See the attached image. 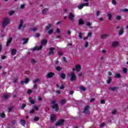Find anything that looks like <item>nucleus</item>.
<instances>
[{"label": "nucleus", "instance_id": "obj_1", "mask_svg": "<svg viewBox=\"0 0 128 128\" xmlns=\"http://www.w3.org/2000/svg\"><path fill=\"white\" fill-rule=\"evenodd\" d=\"M50 104H52V108L56 112H58L60 110V106H58V104L56 103V100H50Z\"/></svg>", "mask_w": 128, "mask_h": 128}, {"label": "nucleus", "instance_id": "obj_2", "mask_svg": "<svg viewBox=\"0 0 128 128\" xmlns=\"http://www.w3.org/2000/svg\"><path fill=\"white\" fill-rule=\"evenodd\" d=\"M48 44V40H44L41 42L42 46H40L39 47L38 46H35L32 49V50L34 52L35 50H40L42 49V46H44Z\"/></svg>", "mask_w": 128, "mask_h": 128}, {"label": "nucleus", "instance_id": "obj_3", "mask_svg": "<svg viewBox=\"0 0 128 128\" xmlns=\"http://www.w3.org/2000/svg\"><path fill=\"white\" fill-rule=\"evenodd\" d=\"M10 18H4L2 22V26L4 28H6V26L10 24Z\"/></svg>", "mask_w": 128, "mask_h": 128}, {"label": "nucleus", "instance_id": "obj_4", "mask_svg": "<svg viewBox=\"0 0 128 128\" xmlns=\"http://www.w3.org/2000/svg\"><path fill=\"white\" fill-rule=\"evenodd\" d=\"M64 119H60L56 122V126H64Z\"/></svg>", "mask_w": 128, "mask_h": 128}, {"label": "nucleus", "instance_id": "obj_5", "mask_svg": "<svg viewBox=\"0 0 128 128\" xmlns=\"http://www.w3.org/2000/svg\"><path fill=\"white\" fill-rule=\"evenodd\" d=\"M70 76H71L70 78V82H74L76 80V76L74 72H71Z\"/></svg>", "mask_w": 128, "mask_h": 128}, {"label": "nucleus", "instance_id": "obj_6", "mask_svg": "<svg viewBox=\"0 0 128 128\" xmlns=\"http://www.w3.org/2000/svg\"><path fill=\"white\" fill-rule=\"evenodd\" d=\"M68 18H70V20L72 22H74V14H72V12H70Z\"/></svg>", "mask_w": 128, "mask_h": 128}, {"label": "nucleus", "instance_id": "obj_7", "mask_svg": "<svg viewBox=\"0 0 128 128\" xmlns=\"http://www.w3.org/2000/svg\"><path fill=\"white\" fill-rule=\"evenodd\" d=\"M56 116L54 114H52L50 118V122L52 123L56 122Z\"/></svg>", "mask_w": 128, "mask_h": 128}, {"label": "nucleus", "instance_id": "obj_8", "mask_svg": "<svg viewBox=\"0 0 128 128\" xmlns=\"http://www.w3.org/2000/svg\"><path fill=\"white\" fill-rule=\"evenodd\" d=\"M24 24V20H20V24L19 25V26L18 27V30H22V28H26V25H22Z\"/></svg>", "mask_w": 128, "mask_h": 128}, {"label": "nucleus", "instance_id": "obj_9", "mask_svg": "<svg viewBox=\"0 0 128 128\" xmlns=\"http://www.w3.org/2000/svg\"><path fill=\"white\" fill-rule=\"evenodd\" d=\"M56 50V48L54 47L50 48V52L48 54V56H52V54H54V50Z\"/></svg>", "mask_w": 128, "mask_h": 128}, {"label": "nucleus", "instance_id": "obj_10", "mask_svg": "<svg viewBox=\"0 0 128 128\" xmlns=\"http://www.w3.org/2000/svg\"><path fill=\"white\" fill-rule=\"evenodd\" d=\"M54 76V73L52 72H50L48 73L46 76V78H52Z\"/></svg>", "mask_w": 128, "mask_h": 128}, {"label": "nucleus", "instance_id": "obj_11", "mask_svg": "<svg viewBox=\"0 0 128 128\" xmlns=\"http://www.w3.org/2000/svg\"><path fill=\"white\" fill-rule=\"evenodd\" d=\"M86 112H88V114H90V106H86L84 108V113L86 114Z\"/></svg>", "mask_w": 128, "mask_h": 128}, {"label": "nucleus", "instance_id": "obj_12", "mask_svg": "<svg viewBox=\"0 0 128 128\" xmlns=\"http://www.w3.org/2000/svg\"><path fill=\"white\" fill-rule=\"evenodd\" d=\"M78 26H83V24H84V21L83 18H80L78 20Z\"/></svg>", "mask_w": 128, "mask_h": 128}, {"label": "nucleus", "instance_id": "obj_13", "mask_svg": "<svg viewBox=\"0 0 128 128\" xmlns=\"http://www.w3.org/2000/svg\"><path fill=\"white\" fill-rule=\"evenodd\" d=\"M12 38H10L8 40L6 43V46H8L10 44L12 43Z\"/></svg>", "mask_w": 128, "mask_h": 128}, {"label": "nucleus", "instance_id": "obj_14", "mask_svg": "<svg viewBox=\"0 0 128 128\" xmlns=\"http://www.w3.org/2000/svg\"><path fill=\"white\" fill-rule=\"evenodd\" d=\"M30 82V79L26 78L24 80L21 81V84H28Z\"/></svg>", "mask_w": 128, "mask_h": 128}, {"label": "nucleus", "instance_id": "obj_15", "mask_svg": "<svg viewBox=\"0 0 128 128\" xmlns=\"http://www.w3.org/2000/svg\"><path fill=\"white\" fill-rule=\"evenodd\" d=\"M29 102L31 104H36V102L34 100H32V97L29 98Z\"/></svg>", "mask_w": 128, "mask_h": 128}, {"label": "nucleus", "instance_id": "obj_16", "mask_svg": "<svg viewBox=\"0 0 128 128\" xmlns=\"http://www.w3.org/2000/svg\"><path fill=\"white\" fill-rule=\"evenodd\" d=\"M60 77L62 79V80H66V74L64 73H61L60 74Z\"/></svg>", "mask_w": 128, "mask_h": 128}, {"label": "nucleus", "instance_id": "obj_17", "mask_svg": "<svg viewBox=\"0 0 128 128\" xmlns=\"http://www.w3.org/2000/svg\"><path fill=\"white\" fill-rule=\"evenodd\" d=\"M48 12V8H45L42 10V14H46V12Z\"/></svg>", "mask_w": 128, "mask_h": 128}, {"label": "nucleus", "instance_id": "obj_18", "mask_svg": "<svg viewBox=\"0 0 128 128\" xmlns=\"http://www.w3.org/2000/svg\"><path fill=\"white\" fill-rule=\"evenodd\" d=\"M108 38V35L107 34H104L101 35V38H102L104 40Z\"/></svg>", "mask_w": 128, "mask_h": 128}, {"label": "nucleus", "instance_id": "obj_19", "mask_svg": "<svg viewBox=\"0 0 128 128\" xmlns=\"http://www.w3.org/2000/svg\"><path fill=\"white\" fill-rule=\"evenodd\" d=\"M16 50L12 49L11 54L12 56H16Z\"/></svg>", "mask_w": 128, "mask_h": 128}, {"label": "nucleus", "instance_id": "obj_20", "mask_svg": "<svg viewBox=\"0 0 128 128\" xmlns=\"http://www.w3.org/2000/svg\"><path fill=\"white\" fill-rule=\"evenodd\" d=\"M76 70L77 72H80V70H82V68H80V66L78 64L76 66Z\"/></svg>", "mask_w": 128, "mask_h": 128}, {"label": "nucleus", "instance_id": "obj_21", "mask_svg": "<svg viewBox=\"0 0 128 128\" xmlns=\"http://www.w3.org/2000/svg\"><path fill=\"white\" fill-rule=\"evenodd\" d=\"M106 82L108 84H110L112 82V78L108 76Z\"/></svg>", "mask_w": 128, "mask_h": 128}, {"label": "nucleus", "instance_id": "obj_22", "mask_svg": "<svg viewBox=\"0 0 128 128\" xmlns=\"http://www.w3.org/2000/svg\"><path fill=\"white\" fill-rule=\"evenodd\" d=\"M118 46V42H114L112 44V48H116V46Z\"/></svg>", "mask_w": 128, "mask_h": 128}, {"label": "nucleus", "instance_id": "obj_23", "mask_svg": "<svg viewBox=\"0 0 128 128\" xmlns=\"http://www.w3.org/2000/svg\"><path fill=\"white\" fill-rule=\"evenodd\" d=\"M24 40L22 44H28V38H24L22 39Z\"/></svg>", "mask_w": 128, "mask_h": 128}, {"label": "nucleus", "instance_id": "obj_24", "mask_svg": "<svg viewBox=\"0 0 128 128\" xmlns=\"http://www.w3.org/2000/svg\"><path fill=\"white\" fill-rule=\"evenodd\" d=\"M50 28H52L51 24H48V26H46L45 30H50Z\"/></svg>", "mask_w": 128, "mask_h": 128}, {"label": "nucleus", "instance_id": "obj_25", "mask_svg": "<svg viewBox=\"0 0 128 128\" xmlns=\"http://www.w3.org/2000/svg\"><path fill=\"white\" fill-rule=\"evenodd\" d=\"M20 124L22 126H23L26 124V120H22L20 121Z\"/></svg>", "mask_w": 128, "mask_h": 128}, {"label": "nucleus", "instance_id": "obj_26", "mask_svg": "<svg viewBox=\"0 0 128 128\" xmlns=\"http://www.w3.org/2000/svg\"><path fill=\"white\" fill-rule=\"evenodd\" d=\"M124 28H122L119 31V32H118V34L119 36H122V34H124Z\"/></svg>", "mask_w": 128, "mask_h": 128}, {"label": "nucleus", "instance_id": "obj_27", "mask_svg": "<svg viewBox=\"0 0 128 128\" xmlns=\"http://www.w3.org/2000/svg\"><path fill=\"white\" fill-rule=\"evenodd\" d=\"M66 104V100L64 99L61 100L60 104L64 106V104Z\"/></svg>", "mask_w": 128, "mask_h": 128}, {"label": "nucleus", "instance_id": "obj_28", "mask_svg": "<svg viewBox=\"0 0 128 128\" xmlns=\"http://www.w3.org/2000/svg\"><path fill=\"white\" fill-rule=\"evenodd\" d=\"M115 78H122V76L120 75V74L116 73L115 74Z\"/></svg>", "mask_w": 128, "mask_h": 128}, {"label": "nucleus", "instance_id": "obj_29", "mask_svg": "<svg viewBox=\"0 0 128 128\" xmlns=\"http://www.w3.org/2000/svg\"><path fill=\"white\" fill-rule=\"evenodd\" d=\"M108 19L109 20H112V14L110 12L108 13Z\"/></svg>", "mask_w": 128, "mask_h": 128}, {"label": "nucleus", "instance_id": "obj_30", "mask_svg": "<svg viewBox=\"0 0 128 128\" xmlns=\"http://www.w3.org/2000/svg\"><path fill=\"white\" fill-rule=\"evenodd\" d=\"M30 32H36V30H38V28H30Z\"/></svg>", "mask_w": 128, "mask_h": 128}, {"label": "nucleus", "instance_id": "obj_31", "mask_svg": "<svg viewBox=\"0 0 128 128\" xmlns=\"http://www.w3.org/2000/svg\"><path fill=\"white\" fill-rule=\"evenodd\" d=\"M40 80L38 78L35 79L34 80H32V82L34 84H36L38 82H40Z\"/></svg>", "mask_w": 128, "mask_h": 128}, {"label": "nucleus", "instance_id": "obj_32", "mask_svg": "<svg viewBox=\"0 0 128 128\" xmlns=\"http://www.w3.org/2000/svg\"><path fill=\"white\" fill-rule=\"evenodd\" d=\"M54 32V30L52 29H50L48 32V34H52Z\"/></svg>", "mask_w": 128, "mask_h": 128}, {"label": "nucleus", "instance_id": "obj_33", "mask_svg": "<svg viewBox=\"0 0 128 128\" xmlns=\"http://www.w3.org/2000/svg\"><path fill=\"white\" fill-rule=\"evenodd\" d=\"M0 116L2 118H6V114L4 113H1V114H0Z\"/></svg>", "mask_w": 128, "mask_h": 128}, {"label": "nucleus", "instance_id": "obj_34", "mask_svg": "<svg viewBox=\"0 0 128 128\" xmlns=\"http://www.w3.org/2000/svg\"><path fill=\"white\" fill-rule=\"evenodd\" d=\"M84 4H80V6H78V8L79 10H82L84 8Z\"/></svg>", "mask_w": 128, "mask_h": 128}, {"label": "nucleus", "instance_id": "obj_35", "mask_svg": "<svg viewBox=\"0 0 128 128\" xmlns=\"http://www.w3.org/2000/svg\"><path fill=\"white\" fill-rule=\"evenodd\" d=\"M120 12H128V8L121 9L120 10Z\"/></svg>", "mask_w": 128, "mask_h": 128}, {"label": "nucleus", "instance_id": "obj_36", "mask_svg": "<svg viewBox=\"0 0 128 128\" xmlns=\"http://www.w3.org/2000/svg\"><path fill=\"white\" fill-rule=\"evenodd\" d=\"M62 67H60L59 66H56V70H58V72H60V70H62Z\"/></svg>", "mask_w": 128, "mask_h": 128}, {"label": "nucleus", "instance_id": "obj_37", "mask_svg": "<svg viewBox=\"0 0 128 128\" xmlns=\"http://www.w3.org/2000/svg\"><path fill=\"white\" fill-rule=\"evenodd\" d=\"M116 88H118V87H112L109 88V90H112V92H114V90H115Z\"/></svg>", "mask_w": 128, "mask_h": 128}, {"label": "nucleus", "instance_id": "obj_38", "mask_svg": "<svg viewBox=\"0 0 128 128\" xmlns=\"http://www.w3.org/2000/svg\"><path fill=\"white\" fill-rule=\"evenodd\" d=\"M123 73L124 74H128V68H123Z\"/></svg>", "mask_w": 128, "mask_h": 128}, {"label": "nucleus", "instance_id": "obj_39", "mask_svg": "<svg viewBox=\"0 0 128 128\" xmlns=\"http://www.w3.org/2000/svg\"><path fill=\"white\" fill-rule=\"evenodd\" d=\"M112 4H114V6H116V0H112Z\"/></svg>", "mask_w": 128, "mask_h": 128}, {"label": "nucleus", "instance_id": "obj_40", "mask_svg": "<svg viewBox=\"0 0 128 128\" xmlns=\"http://www.w3.org/2000/svg\"><path fill=\"white\" fill-rule=\"evenodd\" d=\"M34 122H38V120H40V118L36 116L34 118Z\"/></svg>", "mask_w": 128, "mask_h": 128}, {"label": "nucleus", "instance_id": "obj_41", "mask_svg": "<svg viewBox=\"0 0 128 128\" xmlns=\"http://www.w3.org/2000/svg\"><path fill=\"white\" fill-rule=\"evenodd\" d=\"M116 20H122V16H116Z\"/></svg>", "mask_w": 128, "mask_h": 128}, {"label": "nucleus", "instance_id": "obj_42", "mask_svg": "<svg viewBox=\"0 0 128 128\" xmlns=\"http://www.w3.org/2000/svg\"><path fill=\"white\" fill-rule=\"evenodd\" d=\"M26 104H23L21 107L22 110H24V108H26Z\"/></svg>", "mask_w": 128, "mask_h": 128}, {"label": "nucleus", "instance_id": "obj_43", "mask_svg": "<svg viewBox=\"0 0 128 128\" xmlns=\"http://www.w3.org/2000/svg\"><path fill=\"white\" fill-rule=\"evenodd\" d=\"M25 7H26V4H23L20 6V8H21V10H24V8Z\"/></svg>", "mask_w": 128, "mask_h": 128}, {"label": "nucleus", "instance_id": "obj_44", "mask_svg": "<svg viewBox=\"0 0 128 128\" xmlns=\"http://www.w3.org/2000/svg\"><path fill=\"white\" fill-rule=\"evenodd\" d=\"M80 89H81L82 90H83L84 92L86 91V87H84V86H81L80 88Z\"/></svg>", "mask_w": 128, "mask_h": 128}, {"label": "nucleus", "instance_id": "obj_45", "mask_svg": "<svg viewBox=\"0 0 128 128\" xmlns=\"http://www.w3.org/2000/svg\"><path fill=\"white\" fill-rule=\"evenodd\" d=\"M14 14V11L11 10L9 14H10V16H12V14Z\"/></svg>", "mask_w": 128, "mask_h": 128}, {"label": "nucleus", "instance_id": "obj_46", "mask_svg": "<svg viewBox=\"0 0 128 128\" xmlns=\"http://www.w3.org/2000/svg\"><path fill=\"white\" fill-rule=\"evenodd\" d=\"M106 126V123L104 122H102L100 125V128H102L104 126Z\"/></svg>", "mask_w": 128, "mask_h": 128}, {"label": "nucleus", "instance_id": "obj_47", "mask_svg": "<svg viewBox=\"0 0 128 128\" xmlns=\"http://www.w3.org/2000/svg\"><path fill=\"white\" fill-rule=\"evenodd\" d=\"M82 4H83L84 6H88L90 4H88V2H86V3H84Z\"/></svg>", "mask_w": 128, "mask_h": 128}, {"label": "nucleus", "instance_id": "obj_48", "mask_svg": "<svg viewBox=\"0 0 128 128\" xmlns=\"http://www.w3.org/2000/svg\"><path fill=\"white\" fill-rule=\"evenodd\" d=\"M33 108H34V110H38V107L36 106H33Z\"/></svg>", "mask_w": 128, "mask_h": 128}, {"label": "nucleus", "instance_id": "obj_49", "mask_svg": "<svg viewBox=\"0 0 128 128\" xmlns=\"http://www.w3.org/2000/svg\"><path fill=\"white\" fill-rule=\"evenodd\" d=\"M86 26H92V24H90V22H87V23L86 24Z\"/></svg>", "mask_w": 128, "mask_h": 128}, {"label": "nucleus", "instance_id": "obj_50", "mask_svg": "<svg viewBox=\"0 0 128 128\" xmlns=\"http://www.w3.org/2000/svg\"><path fill=\"white\" fill-rule=\"evenodd\" d=\"M100 104H106V101L104 100H101Z\"/></svg>", "mask_w": 128, "mask_h": 128}, {"label": "nucleus", "instance_id": "obj_51", "mask_svg": "<svg viewBox=\"0 0 128 128\" xmlns=\"http://www.w3.org/2000/svg\"><path fill=\"white\" fill-rule=\"evenodd\" d=\"M112 114H116V110H114L112 112Z\"/></svg>", "mask_w": 128, "mask_h": 128}, {"label": "nucleus", "instance_id": "obj_52", "mask_svg": "<svg viewBox=\"0 0 128 128\" xmlns=\"http://www.w3.org/2000/svg\"><path fill=\"white\" fill-rule=\"evenodd\" d=\"M79 38H82V32H79L78 34Z\"/></svg>", "mask_w": 128, "mask_h": 128}, {"label": "nucleus", "instance_id": "obj_53", "mask_svg": "<svg viewBox=\"0 0 128 128\" xmlns=\"http://www.w3.org/2000/svg\"><path fill=\"white\" fill-rule=\"evenodd\" d=\"M85 48H88V42H85V46H84Z\"/></svg>", "mask_w": 128, "mask_h": 128}, {"label": "nucleus", "instance_id": "obj_54", "mask_svg": "<svg viewBox=\"0 0 128 128\" xmlns=\"http://www.w3.org/2000/svg\"><path fill=\"white\" fill-rule=\"evenodd\" d=\"M55 64H56V66H60V62L56 60L55 62Z\"/></svg>", "mask_w": 128, "mask_h": 128}, {"label": "nucleus", "instance_id": "obj_55", "mask_svg": "<svg viewBox=\"0 0 128 128\" xmlns=\"http://www.w3.org/2000/svg\"><path fill=\"white\" fill-rule=\"evenodd\" d=\"M56 32H57V34H60V29L57 28L56 30Z\"/></svg>", "mask_w": 128, "mask_h": 128}, {"label": "nucleus", "instance_id": "obj_56", "mask_svg": "<svg viewBox=\"0 0 128 128\" xmlns=\"http://www.w3.org/2000/svg\"><path fill=\"white\" fill-rule=\"evenodd\" d=\"M100 10L96 11V16H100Z\"/></svg>", "mask_w": 128, "mask_h": 128}, {"label": "nucleus", "instance_id": "obj_57", "mask_svg": "<svg viewBox=\"0 0 128 128\" xmlns=\"http://www.w3.org/2000/svg\"><path fill=\"white\" fill-rule=\"evenodd\" d=\"M12 107H10L8 108L9 112H12Z\"/></svg>", "mask_w": 128, "mask_h": 128}, {"label": "nucleus", "instance_id": "obj_58", "mask_svg": "<svg viewBox=\"0 0 128 128\" xmlns=\"http://www.w3.org/2000/svg\"><path fill=\"white\" fill-rule=\"evenodd\" d=\"M31 62L32 64H36V60L34 59H32L31 60Z\"/></svg>", "mask_w": 128, "mask_h": 128}, {"label": "nucleus", "instance_id": "obj_59", "mask_svg": "<svg viewBox=\"0 0 128 128\" xmlns=\"http://www.w3.org/2000/svg\"><path fill=\"white\" fill-rule=\"evenodd\" d=\"M64 86L63 84L60 87V90H64Z\"/></svg>", "mask_w": 128, "mask_h": 128}, {"label": "nucleus", "instance_id": "obj_60", "mask_svg": "<svg viewBox=\"0 0 128 128\" xmlns=\"http://www.w3.org/2000/svg\"><path fill=\"white\" fill-rule=\"evenodd\" d=\"M4 98H6V99L8 98V95L6 94L4 95Z\"/></svg>", "mask_w": 128, "mask_h": 128}, {"label": "nucleus", "instance_id": "obj_61", "mask_svg": "<svg viewBox=\"0 0 128 128\" xmlns=\"http://www.w3.org/2000/svg\"><path fill=\"white\" fill-rule=\"evenodd\" d=\"M34 110L32 109V110H30V114H34Z\"/></svg>", "mask_w": 128, "mask_h": 128}, {"label": "nucleus", "instance_id": "obj_62", "mask_svg": "<svg viewBox=\"0 0 128 128\" xmlns=\"http://www.w3.org/2000/svg\"><path fill=\"white\" fill-rule=\"evenodd\" d=\"M32 91L31 90H28V94H32Z\"/></svg>", "mask_w": 128, "mask_h": 128}, {"label": "nucleus", "instance_id": "obj_63", "mask_svg": "<svg viewBox=\"0 0 128 128\" xmlns=\"http://www.w3.org/2000/svg\"><path fill=\"white\" fill-rule=\"evenodd\" d=\"M36 38H40V33H37L36 35Z\"/></svg>", "mask_w": 128, "mask_h": 128}, {"label": "nucleus", "instance_id": "obj_64", "mask_svg": "<svg viewBox=\"0 0 128 128\" xmlns=\"http://www.w3.org/2000/svg\"><path fill=\"white\" fill-rule=\"evenodd\" d=\"M112 74V72L108 71V76H111Z\"/></svg>", "mask_w": 128, "mask_h": 128}]
</instances>
